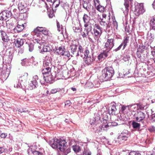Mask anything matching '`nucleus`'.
Instances as JSON below:
<instances>
[{
  "label": "nucleus",
  "mask_w": 155,
  "mask_h": 155,
  "mask_svg": "<svg viewBox=\"0 0 155 155\" xmlns=\"http://www.w3.org/2000/svg\"><path fill=\"white\" fill-rule=\"evenodd\" d=\"M48 143L52 148L59 149L63 152L64 155H67L71 151L70 147L67 146V142L65 140L54 138L50 140Z\"/></svg>",
  "instance_id": "obj_1"
},
{
  "label": "nucleus",
  "mask_w": 155,
  "mask_h": 155,
  "mask_svg": "<svg viewBox=\"0 0 155 155\" xmlns=\"http://www.w3.org/2000/svg\"><path fill=\"white\" fill-rule=\"evenodd\" d=\"M100 119V116L99 115L94 118L90 120V123L94 127V129H95L99 132L106 130L109 128L110 126L112 125V123L111 122H109L107 124H104L100 125L99 123L101 122Z\"/></svg>",
  "instance_id": "obj_2"
},
{
  "label": "nucleus",
  "mask_w": 155,
  "mask_h": 155,
  "mask_svg": "<svg viewBox=\"0 0 155 155\" xmlns=\"http://www.w3.org/2000/svg\"><path fill=\"white\" fill-rule=\"evenodd\" d=\"M114 71L111 67L105 68L102 71V74L100 77V79L103 81L109 80L113 76Z\"/></svg>",
  "instance_id": "obj_3"
},
{
  "label": "nucleus",
  "mask_w": 155,
  "mask_h": 155,
  "mask_svg": "<svg viewBox=\"0 0 155 155\" xmlns=\"http://www.w3.org/2000/svg\"><path fill=\"white\" fill-rule=\"evenodd\" d=\"M49 33V31L46 28L38 27L34 30L32 32V34L34 35V37H35L36 36L37 37L40 36V35L41 34L48 35Z\"/></svg>",
  "instance_id": "obj_4"
},
{
  "label": "nucleus",
  "mask_w": 155,
  "mask_h": 155,
  "mask_svg": "<svg viewBox=\"0 0 155 155\" xmlns=\"http://www.w3.org/2000/svg\"><path fill=\"white\" fill-rule=\"evenodd\" d=\"M28 75L27 73H25L20 78L18 83L14 84V87L17 88H20L24 89L25 87V82L28 78Z\"/></svg>",
  "instance_id": "obj_5"
},
{
  "label": "nucleus",
  "mask_w": 155,
  "mask_h": 155,
  "mask_svg": "<svg viewBox=\"0 0 155 155\" xmlns=\"http://www.w3.org/2000/svg\"><path fill=\"white\" fill-rule=\"evenodd\" d=\"M134 8V13L137 16L143 14L145 12V9L142 3H135Z\"/></svg>",
  "instance_id": "obj_6"
},
{
  "label": "nucleus",
  "mask_w": 155,
  "mask_h": 155,
  "mask_svg": "<svg viewBox=\"0 0 155 155\" xmlns=\"http://www.w3.org/2000/svg\"><path fill=\"white\" fill-rule=\"evenodd\" d=\"M114 39L108 38L104 46V50L108 52L114 47Z\"/></svg>",
  "instance_id": "obj_7"
},
{
  "label": "nucleus",
  "mask_w": 155,
  "mask_h": 155,
  "mask_svg": "<svg viewBox=\"0 0 155 155\" xmlns=\"http://www.w3.org/2000/svg\"><path fill=\"white\" fill-rule=\"evenodd\" d=\"M145 114L141 111H137L133 115V119L136 122H140L145 117Z\"/></svg>",
  "instance_id": "obj_8"
},
{
  "label": "nucleus",
  "mask_w": 155,
  "mask_h": 155,
  "mask_svg": "<svg viewBox=\"0 0 155 155\" xmlns=\"http://www.w3.org/2000/svg\"><path fill=\"white\" fill-rule=\"evenodd\" d=\"M38 80L37 75H35L33 76L32 80L28 84L27 89L28 90H32L38 86V82L37 80Z\"/></svg>",
  "instance_id": "obj_9"
},
{
  "label": "nucleus",
  "mask_w": 155,
  "mask_h": 155,
  "mask_svg": "<svg viewBox=\"0 0 155 155\" xmlns=\"http://www.w3.org/2000/svg\"><path fill=\"white\" fill-rule=\"evenodd\" d=\"M83 19L84 23V27L85 28H87L90 26H92L94 25V24L92 23L94 20L91 19L90 17L87 15L84 14Z\"/></svg>",
  "instance_id": "obj_10"
},
{
  "label": "nucleus",
  "mask_w": 155,
  "mask_h": 155,
  "mask_svg": "<svg viewBox=\"0 0 155 155\" xmlns=\"http://www.w3.org/2000/svg\"><path fill=\"white\" fill-rule=\"evenodd\" d=\"M84 29L86 34L87 37L88 38L89 40L92 42H93L92 39L91 38V37L92 36L93 32L92 31V26H90Z\"/></svg>",
  "instance_id": "obj_11"
},
{
  "label": "nucleus",
  "mask_w": 155,
  "mask_h": 155,
  "mask_svg": "<svg viewBox=\"0 0 155 155\" xmlns=\"http://www.w3.org/2000/svg\"><path fill=\"white\" fill-rule=\"evenodd\" d=\"M132 0H124V6L122 8V10L125 14H127L129 11L130 1Z\"/></svg>",
  "instance_id": "obj_12"
},
{
  "label": "nucleus",
  "mask_w": 155,
  "mask_h": 155,
  "mask_svg": "<svg viewBox=\"0 0 155 155\" xmlns=\"http://www.w3.org/2000/svg\"><path fill=\"white\" fill-rule=\"evenodd\" d=\"M94 60L95 58L92 55L87 56L84 59V62L87 65L91 64Z\"/></svg>",
  "instance_id": "obj_13"
},
{
  "label": "nucleus",
  "mask_w": 155,
  "mask_h": 155,
  "mask_svg": "<svg viewBox=\"0 0 155 155\" xmlns=\"http://www.w3.org/2000/svg\"><path fill=\"white\" fill-rule=\"evenodd\" d=\"M24 28V24H22L21 25L18 24L13 30H12V32L13 33H19L22 31Z\"/></svg>",
  "instance_id": "obj_14"
},
{
  "label": "nucleus",
  "mask_w": 155,
  "mask_h": 155,
  "mask_svg": "<svg viewBox=\"0 0 155 155\" xmlns=\"http://www.w3.org/2000/svg\"><path fill=\"white\" fill-rule=\"evenodd\" d=\"M43 79L45 82L50 83H52V81L53 80L51 73H49L48 74L44 75V76H43Z\"/></svg>",
  "instance_id": "obj_15"
},
{
  "label": "nucleus",
  "mask_w": 155,
  "mask_h": 155,
  "mask_svg": "<svg viewBox=\"0 0 155 155\" xmlns=\"http://www.w3.org/2000/svg\"><path fill=\"white\" fill-rule=\"evenodd\" d=\"M52 49L56 51H57V52L59 54H61L62 55V53L64 52L65 49L64 46H61L58 47L55 46V47L54 46L52 47Z\"/></svg>",
  "instance_id": "obj_16"
},
{
  "label": "nucleus",
  "mask_w": 155,
  "mask_h": 155,
  "mask_svg": "<svg viewBox=\"0 0 155 155\" xmlns=\"http://www.w3.org/2000/svg\"><path fill=\"white\" fill-rule=\"evenodd\" d=\"M94 32L92 36H93L95 41H97L100 36L101 32V31H99L98 30L93 29Z\"/></svg>",
  "instance_id": "obj_17"
},
{
  "label": "nucleus",
  "mask_w": 155,
  "mask_h": 155,
  "mask_svg": "<svg viewBox=\"0 0 155 155\" xmlns=\"http://www.w3.org/2000/svg\"><path fill=\"white\" fill-rule=\"evenodd\" d=\"M129 136V134L128 133H125L124 132L121 133L120 135L118 136L117 139L120 140L126 141V140L128 137Z\"/></svg>",
  "instance_id": "obj_18"
},
{
  "label": "nucleus",
  "mask_w": 155,
  "mask_h": 155,
  "mask_svg": "<svg viewBox=\"0 0 155 155\" xmlns=\"http://www.w3.org/2000/svg\"><path fill=\"white\" fill-rule=\"evenodd\" d=\"M127 109L130 111L135 112L138 110L137 104L127 106Z\"/></svg>",
  "instance_id": "obj_19"
},
{
  "label": "nucleus",
  "mask_w": 155,
  "mask_h": 155,
  "mask_svg": "<svg viewBox=\"0 0 155 155\" xmlns=\"http://www.w3.org/2000/svg\"><path fill=\"white\" fill-rule=\"evenodd\" d=\"M2 13L4 20H7V18L10 17L12 15L11 12L8 11H3Z\"/></svg>",
  "instance_id": "obj_20"
},
{
  "label": "nucleus",
  "mask_w": 155,
  "mask_h": 155,
  "mask_svg": "<svg viewBox=\"0 0 155 155\" xmlns=\"http://www.w3.org/2000/svg\"><path fill=\"white\" fill-rule=\"evenodd\" d=\"M84 49L82 46L79 45L78 48V52L76 53V57L80 56L81 57H84Z\"/></svg>",
  "instance_id": "obj_21"
},
{
  "label": "nucleus",
  "mask_w": 155,
  "mask_h": 155,
  "mask_svg": "<svg viewBox=\"0 0 155 155\" xmlns=\"http://www.w3.org/2000/svg\"><path fill=\"white\" fill-rule=\"evenodd\" d=\"M108 52L104 50L102 53H101L97 57L99 61H102L104 60L107 56V53Z\"/></svg>",
  "instance_id": "obj_22"
},
{
  "label": "nucleus",
  "mask_w": 155,
  "mask_h": 155,
  "mask_svg": "<svg viewBox=\"0 0 155 155\" xmlns=\"http://www.w3.org/2000/svg\"><path fill=\"white\" fill-rule=\"evenodd\" d=\"M71 52L73 54L76 53L77 50V45L73 42L71 45L70 47Z\"/></svg>",
  "instance_id": "obj_23"
},
{
  "label": "nucleus",
  "mask_w": 155,
  "mask_h": 155,
  "mask_svg": "<svg viewBox=\"0 0 155 155\" xmlns=\"http://www.w3.org/2000/svg\"><path fill=\"white\" fill-rule=\"evenodd\" d=\"M51 50V48L48 45H44L43 48L41 50V52H47L50 51Z\"/></svg>",
  "instance_id": "obj_24"
},
{
  "label": "nucleus",
  "mask_w": 155,
  "mask_h": 155,
  "mask_svg": "<svg viewBox=\"0 0 155 155\" xmlns=\"http://www.w3.org/2000/svg\"><path fill=\"white\" fill-rule=\"evenodd\" d=\"M24 44V41L23 40L18 38L17 39L16 43L15 46L17 48H19L23 45Z\"/></svg>",
  "instance_id": "obj_25"
},
{
  "label": "nucleus",
  "mask_w": 155,
  "mask_h": 155,
  "mask_svg": "<svg viewBox=\"0 0 155 155\" xmlns=\"http://www.w3.org/2000/svg\"><path fill=\"white\" fill-rule=\"evenodd\" d=\"M1 33L2 35V40L5 42H7L9 40V39L6 33L2 31Z\"/></svg>",
  "instance_id": "obj_26"
},
{
  "label": "nucleus",
  "mask_w": 155,
  "mask_h": 155,
  "mask_svg": "<svg viewBox=\"0 0 155 155\" xmlns=\"http://www.w3.org/2000/svg\"><path fill=\"white\" fill-rule=\"evenodd\" d=\"M117 110V109L116 107V106L114 105H112L111 107L108 110V112L110 115L114 114L116 111Z\"/></svg>",
  "instance_id": "obj_27"
},
{
  "label": "nucleus",
  "mask_w": 155,
  "mask_h": 155,
  "mask_svg": "<svg viewBox=\"0 0 155 155\" xmlns=\"http://www.w3.org/2000/svg\"><path fill=\"white\" fill-rule=\"evenodd\" d=\"M30 62L29 59L25 58L21 60V64L22 66H28L30 64Z\"/></svg>",
  "instance_id": "obj_28"
},
{
  "label": "nucleus",
  "mask_w": 155,
  "mask_h": 155,
  "mask_svg": "<svg viewBox=\"0 0 155 155\" xmlns=\"http://www.w3.org/2000/svg\"><path fill=\"white\" fill-rule=\"evenodd\" d=\"M57 25L58 28V30L59 32H60V34L62 35L63 33V28L62 25H60L59 23L57 21Z\"/></svg>",
  "instance_id": "obj_29"
},
{
  "label": "nucleus",
  "mask_w": 155,
  "mask_h": 155,
  "mask_svg": "<svg viewBox=\"0 0 155 155\" xmlns=\"http://www.w3.org/2000/svg\"><path fill=\"white\" fill-rule=\"evenodd\" d=\"M137 122L135 120L133 121L132 122V125L134 129H138L140 127V124Z\"/></svg>",
  "instance_id": "obj_30"
},
{
  "label": "nucleus",
  "mask_w": 155,
  "mask_h": 155,
  "mask_svg": "<svg viewBox=\"0 0 155 155\" xmlns=\"http://www.w3.org/2000/svg\"><path fill=\"white\" fill-rule=\"evenodd\" d=\"M150 24V27L155 31V17L151 19Z\"/></svg>",
  "instance_id": "obj_31"
},
{
  "label": "nucleus",
  "mask_w": 155,
  "mask_h": 155,
  "mask_svg": "<svg viewBox=\"0 0 155 155\" xmlns=\"http://www.w3.org/2000/svg\"><path fill=\"white\" fill-rule=\"evenodd\" d=\"M48 58L49 60H45L44 61L43 66L45 67L48 66L49 67H51L52 64L50 60V58Z\"/></svg>",
  "instance_id": "obj_32"
},
{
  "label": "nucleus",
  "mask_w": 155,
  "mask_h": 155,
  "mask_svg": "<svg viewBox=\"0 0 155 155\" xmlns=\"http://www.w3.org/2000/svg\"><path fill=\"white\" fill-rule=\"evenodd\" d=\"M129 37H126L124 38L123 42H122V44L123 45V50H124L127 46V44L129 42Z\"/></svg>",
  "instance_id": "obj_33"
},
{
  "label": "nucleus",
  "mask_w": 155,
  "mask_h": 155,
  "mask_svg": "<svg viewBox=\"0 0 155 155\" xmlns=\"http://www.w3.org/2000/svg\"><path fill=\"white\" fill-rule=\"evenodd\" d=\"M26 7V5L24 2H20L18 5V8L19 10H22Z\"/></svg>",
  "instance_id": "obj_34"
},
{
  "label": "nucleus",
  "mask_w": 155,
  "mask_h": 155,
  "mask_svg": "<svg viewBox=\"0 0 155 155\" xmlns=\"http://www.w3.org/2000/svg\"><path fill=\"white\" fill-rule=\"evenodd\" d=\"M100 25L103 26H107V28H110L111 25V22H109L108 24L105 21H100Z\"/></svg>",
  "instance_id": "obj_35"
},
{
  "label": "nucleus",
  "mask_w": 155,
  "mask_h": 155,
  "mask_svg": "<svg viewBox=\"0 0 155 155\" xmlns=\"http://www.w3.org/2000/svg\"><path fill=\"white\" fill-rule=\"evenodd\" d=\"M113 22L112 23L113 25H112L111 24V26L110 27L111 28L113 27L114 29L115 30H117L118 27L117 22L115 20V19L113 20Z\"/></svg>",
  "instance_id": "obj_36"
},
{
  "label": "nucleus",
  "mask_w": 155,
  "mask_h": 155,
  "mask_svg": "<svg viewBox=\"0 0 155 155\" xmlns=\"http://www.w3.org/2000/svg\"><path fill=\"white\" fill-rule=\"evenodd\" d=\"M94 86L93 83L90 81L87 82L85 85V87L87 88H92Z\"/></svg>",
  "instance_id": "obj_37"
},
{
  "label": "nucleus",
  "mask_w": 155,
  "mask_h": 155,
  "mask_svg": "<svg viewBox=\"0 0 155 155\" xmlns=\"http://www.w3.org/2000/svg\"><path fill=\"white\" fill-rule=\"evenodd\" d=\"M95 7L98 11L101 12H103L104 10V7L100 5H98Z\"/></svg>",
  "instance_id": "obj_38"
},
{
  "label": "nucleus",
  "mask_w": 155,
  "mask_h": 155,
  "mask_svg": "<svg viewBox=\"0 0 155 155\" xmlns=\"http://www.w3.org/2000/svg\"><path fill=\"white\" fill-rule=\"evenodd\" d=\"M72 148L74 151L75 152H78L81 150L80 147L78 146H73Z\"/></svg>",
  "instance_id": "obj_39"
},
{
  "label": "nucleus",
  "mask_w": 155,
  "mask_h": 155,
  "mask_svg": "<svg viewBox=\"0 0 155 155\" xmlns=\"http://www.w3.org/2000/svg\"><path fill=\"white\" fill-rule=\"evenodd\" d=\"M29 51L30 52H31L34 49V44L31 43H29L28 44Z\"/></svg>",
  "instance_id": "obj_40"
},
{
  "label": "nucleus",
  "mask_w": 155,
  "mask_h": 155,
  "mask_svg": "<svg viewBox=\"0 0 155 155\" xmlns=\"http://www.w3.org/2000/svg\"><path fill=\"white\" fill-rule=\"evenodd\" d=\"M140 47L139 49H138V51H137V57L139 58H140L141 57V53L142 52H143L144 51L143 50V51L142 50H140Z\"/></svg>",
  "instance_id": "obj_41"
},
{
  "label": "nucleus",
  "mask_w": 155,
  "mask_h": 155,
  "mask_svg": "<svg viewBox=\"0 0 155 155\" xmlns=\"http://www.w3.org/2000/svg\"><path fill=\"white\" fill-rule=\"evenodd\" d=\"M46 70L49 71H51V67H49L48 66L45 67L43 66V68L41 71L42 72H45V71H46Z\"/></svg>",
  "instance_id": "obj_42"
},
{
  "label": "nucleus",
  "mask_w": 155,
  "mask_h": 155,
  "mask_svg": "<svg viewBox=\"0 0 155 155\" xmlns=\"http://www.w3.org/2000/svg\"><path fill=\"white\" fill-rule=\"evenodd\" d=\"M90 53V52L88 49L86 48L84 52V57L83 58H85V57H87V56H89L88 55Z\"/></svg>",
  "instance_id": "obj_43"
},
{
  "label": "nucleus",
  "mask_w": 155,
  "mask_h": 155,
  "mask_svg": "<svg viewBox=\"0 0 155 155\" xmlns=\"http://www.w3.org/2000/svg\"><path fill=\"white\" fill-rule=\"evenodd\" d=\"M91 152L89 150H85L83 155H91Z\"/></svg>",
  "instance_id": "obj_44"
},
{
  "label": "nucleus",
  "mask_w": 155,
  "mask_h": 155,
  "mask_svg": "<svg viewBox=\"0 0 155 155\" xmlns=\"http://www.w3.org/2000/svg\"><path fill=\"white\" fill-rule=\"evenodd\" d=\"M127 106H126L124 105H123L121 107V111L123 113H124L126 112V110H127Z\"/></svg>",
  "instance_id": "obj_45"
},
{
  "label": "nucleus",
  "mask_w": 155,
  "mask_h": 155,
  "mask_svg": "<svg viewBox=\"0 0 155 155\" xmlns=\"http://www.w3.org/2000/svg\"><path fill=\"white\" fill-rule=\"evenodd\" d=\"M93 29H95L96 30H98L99 31H101V28L100 26L97 24H95L94 25Z\"/></svg>",
  "instance_id": "obj_46"
},
{
  "label": "nucleus",
  "mask_w": 155,
  "mask_h": 155,
  "mask_svg": "<svg viewBox=\"0 0 155 155\" xmlns=\"http://www.w3.org/2000/svg\"><path fill=\"white\" fill-rule=\"evenodd\" d=\"M61 55L63 56L64 55L68 57H70V54L68 51H65V50Z\"/></svg>",
  "instance_id": "obj_47"
},
{
  "label": "nucleus",
  "mask_w": 155,
  "mask_h": 155,
  "mask_svg": "<svg viewBox=\"0 0 155 155\" xmlns=\"http://www.w3.org/2000/svg\"><path fill=\"white\" fill-rule=\"evenodd\" d=\"M148 130L151 132L155 133V127L154 126H152L148 128Z\"/></svg>",
  "instance_id": "obj_48"
},
{
  "label": "nucleus",
  "mask_w": 155,
  "mask_h": 155,
  "mask_svg": "<svg viewBox=\"0 0 155 155\" xmlns=\"http://www.w3.org/2000/svg\"><path fill=\"white\" fill-rule=\"evenodd\" d=\"M58 88H54L52 89L50 91L49 94H55L58 91Z\"/></svg>",
  "instance_id": "obj_49"
},
{
  "label": "nucleus",
  "mask_w": 155,
  "mask_h": 155,
  "mask_svg": "<svg viewBox=\"0 0 155 155\" xmlns=\"http://www.w3.org/2000/svg\"><path fill=\"white\" fill-rule=\"evenodd\" d=\"M129 155H141V154L136 152L131 151L129 153Z\"/></svg>",
  "instance_id": "obj_50"
},
{
  "label": "nucleus",
  "mask_w": 155,
  "mask_h": 155,
  "mask_svg": "<svg viewBox=\"0 0 155 155\" xmlns=\"http://www.w3.org/2000/svg\"><path fill=\"white\" fill-rule=\"evenodd\" d=\"M54 2H55V5L53 4V5L55 6V8H56L59 6V5L60 4V1L59 0H55Z\"/></svg>",
  "instance_id": "obj_51"
},
{
  "label": "nucleus",
  "mask_w": 155,
  "mask_h": 155,
  "mask_svg": "<svg viewBox=\"0 0 155 155\" xmlns=\"http://www.w3.org/2000/svg\"><path fill=\"white\" fill-rule=\"evenodd\" d=\"M138 107V110L140 109V110H143L144 109V106L143 105L140 104H137Z\"/></svg>",
  "instance_id": "obj_52"
},
{
  "label": "nucleus",
  "mask_w": 155,
  "mask_h": 155,
  "mask_svg": "<svg viewBox=\"0 0 155 155\" xmlns=\"http://www.w3.org/2000/svg\"><path fill=\"white\" fill-rule=\"evenodd\" d=\"M123 46V45L121 43L117 48L114 50V51H117L120 50Z\"/></svg>",
  "instance_id": "obj_53"
},
{
  "label": "nucleus",
  "mask_w": 155,
  "mask_h": 155,
  "mask_svg": "<svg viewBox=\"0 0 155 155\" xmlns=\"http://www.w3.org/2000/svg\"><path fill=\"white\" fill-rule=\"evenodd\" d=\"M9 74V69H6L5 71V76L7 78H8Z\"/></svg>",
  "instance_id": "obj_54"
},
{
  "label": "nucleus",
  "mask_w": 155,
  "mask_h": 155,
  "mask_svg": "<svg viewBox=\"0 0 155 155\" xmlns=\"http://www.w3.org/2000/svg\"><path fill=\"white\" fill-rule=\"evenodd\" d=\"M7 61L6 59H5L6 63H10L12 60V58L9 55L7 57Z\"/></svg>",
  "instance_id": "obj_55"
},
{
  "label": "nucleus",
  "mask_w": 155,
  "mask_h": 155,
  "mask_svg": "<svg viewBox=\"0 0 155 155\" xmlns=\"http://www.w3.org/2000/svg\"><path fill=\"white\" fill-rule=\"evenodd\" d=\"M81 35L83 38H87L85 29L84 30V31L81 33Z\"/></svg>",
  "instance_id": "obj_56"
},
{
  "label": "nucleus",
  "mask_w": 155,
  "mask_h": 155,
  "mask_svg": "<svg viewBox=\"0 0 155 155\" xmlns=\"http://www.w3.org/2000/svg\"><path fill=\"white\" fill-rule=\"evenodd\" d=\"M73 29L74 32H78L79 31V28L78 27H73Z\"/></svg>",
  "instance_id": "obj_57"
},
{
  "label": "nucleus",
  "mask_w": 155,
  "mask_h": 155,
  "mask_svg": "<svg viewBox=\"0 0 155 155\" xmlns=\"http://www.w3.org/2000/svg\"><path fill=\"white\" fill-rule=\"evenodd\" d=\"M130 58L128 56H124L123 58V60L125 61H128Z\"/></svg>",
  "instance_id": "obj_58"
},
{
  "label": "nucleus",
  "mask_w": 155,
  "mask_h": 155,
  "mask_svg": "<svg viewBox=\"0 0 155 155\" xmlns=\"http://www.w3.org/2000/svg\"><path fill=\"white\" fill-rule=\"evenodd\" d=\"M94 2L95 7L97 5H100L99 0H94Z\"/></svg>",
  "instance_id": "obj_59"
},
{
  "label": "nucleus",
  "mask_w": 155,
  "mask_h": 155,
  "mask_svg": "<svg viewBox=\"0 0 155 155\" xmlns=\"http://www.w3.org/2000/svg\"><path fill=\"white\" fill-rule=\"evenodd\" d=\"M32 153L35 155H40L41 154L40 152L36 151H33Z\"/></svg>",
  "instance_id": "obj_60"
},
{
  "label": "nucleus",
  "mask_w": 155,
  "mask_h": 155,
  "mask_svg": "<svg viewBox=\"0 0 155 155\" xmlns=\"http://www.w3.org/2000/svg\"><path fill=\"white\" fill-rule=\"evenodd\" d=\"M70 104H71L70 101L69 100H67V101H66L65 102V106H70Z\"/></svg>",
  "instance_id": "obj_61"
},
{
  "label": "nucleus",
  "mask_w": 155,
  "mask_h": 155,
  "mask_svg": "<svg viewBox=\"0 0 155 155\" xmlns=\"http://www.w3.org/2000/svg\"><path fill=\"white\" fill-rule=\"evenodd\" d=\"M51 73V71H48L47 70H46V71H45V72H42V73L43 74V76H44V75L45 74H48V73Z\"/></svg>",
  "instance_id": "obj_62"
},
{
  "label": "nucleus",
  "mask_w": 155,
  "mask_h": 155,
  "mask_svg": "<svg viewBox=\"0 0 155 155\" xmlns=\"http://www.w3.org/2000/svg\"><path fill=\"white\" fill-rule=\"evenodd\" d=\"M147 155H155V153L154 151L152 152H149L147 153Z\"/></svg>",
  "instance_id": "obj_63"
},
{
  "label": "nucleus",
  "mask_w": 155,
  "mask_h": 155,
  "mask_svg": "<svg viewBox=\"0 0 155 155\" xmlns=\"http://www.w3.org/2000/svg\"><path fill=\"white\" fill-rule=\"evenodd\" d=\"M5 150V148L3 147H0V154L4 152Z\"/></svg>",
  "instance_id": "obj_64"
}]
</instances>
